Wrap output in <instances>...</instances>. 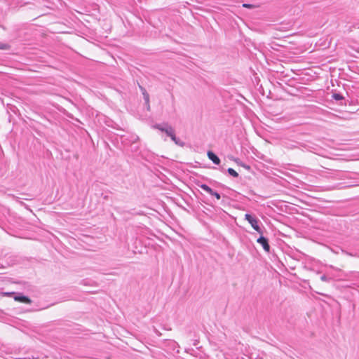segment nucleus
Returning a JSON list of instances; mask_svg holds the SVG:
<instances>
[{"mask_svg": "<svg viewBox=\"0 0 359 359\" xmlns=\"http://www.w3.org/2000/svg\"><path fill=\"white\" fill-rule=\"evenodd\" d=\"M332 98L337 101H340V100H342L344 99V97H343V95L340 93H333L332 95Z\"/></svg>", "mask_w": 359, "mask_h": 359, "instance_id": "6e6552de", "label": "nucleus"}, {"mask_svg": "<svg viewBox=\"0 0 359 359\" xmlns=\"http://www.w3.org/2000/svg\"><path fill=\"white\" fill-rule=\"evenodd\" d=\"M139 88H140V91L142 92V94L147 92L146 89L140 85H139Z\"/></svg>", "mask_w": 359, "mask_h": 359, "instance_id": "a211bd4d", "label": "nucleus"}, {"mask_svg": "<svg viewBox=\"0 0 359 359\" xmlns=\"http://www.w3.org/2000/svg\"><path fill=\"white\" fill-rule=\"evenodd\" d=\"M245 219H246L250 224L254 230H255L259 234L263 235V231L259 225V223L260 222L259 219L250 214L247 213L245 215Z\"/></svg>", "mask_w": 359, "mask_h": 359, "instance_id": "f257e3e1", "label": "nucleus"}, {"mask_svg": "<svg viewBox=\"0 0 359 359\" xmlns=\"http://www.w3.org/2000/svg\"><path fill=\"white\" fill-rule=\"evenodd\" d=\"M212 196H215L217 200L221 199V195L217 191H215Z\"/></svg>", "mask_w": 359, "mask_h": 359, "instance_id": "dca6fc26", "label": "nucleus"}, {"mask_svg": "<svg viewBox=\"0 0 359 359\" xmlns=\"http://www.w3.org/2000/svg\"><path fill=\"white\" fill-rule=\"evenodd\" d=\"M166 135L171 138V140L175 142V143L177 145L183 146L184 142H182L180 140L177 138L175 130L171 126V128H168V130L166 131Z\"/></svg>", "mask_w": 359, "mask_h": 359, "instance_id": "7ed1b4c3", "label": "nucleus"}, {"mask_svg": "<svg viewBox=\"0 0 359 359\" xmlns=\"http://www.w3.org/2000/svg\"><path fill=\"white\" fill-rule=\"evenodd\" d=\"M15 293L13 292H4L3 293V295L4 296H6V297H12V296H15Z\"/></svg>", "mask_w": 359, "mask_h": 359, "instance_id": "2eb2a0df", "label": "nucleus"}, {"mask_svg": "<svg viewBox=\"0 0 359 359\" xmlns=\"http://www.w3.org/2000/svg\"><path fill=\"white\" fill-rule=\"evenodd\" d=\"M285 147L290 149H293L296 147V146L294 144L286 145Z\"/></svg>", "mask_w": 359, "mask_h": 359, "instance_id": "6ab92c4d", "label": "nucleus"}, {"mask_svg": "<svg viewBox=\"0 0 359 359\" xmlns=\"http://www.w3.org/2000/svg\"><path fill=\"white\" fill-rule=\"evenodd\" d=\"M144 104H145V107L147 109V111H150V103H149V101H148V102H144Z\"/></svg>", "mask_w": 359, "mask_h": 359, "instance_id": "f3484780", "label": "nucleus"}, {"mask_svg": "<svg viewBox=\"0 0 359 359\" xmlns=\"http://www.w3.org/2000/svg\"><path fill=\"white\" fill-rule=\"evenodd\" d=\"M207 155L208 158L212 161L214 164L219 165L220 163L219 158L214 152L208 151Z\"/></svg>", "mask_w": 359, "mask_h": 359, "instance_id": "39448f33", "label": "nucleus"}, {"mask_svg": "<svg viewBox=\"0 0 359 359\" xmlns=\"http://www.w3.org/2000/svg\"><path fill=\"white\" fill-rule=\"evenodd\" d=\"M257 242L262 246L263 249L266 252H270V245L267 238L260 234V236L257 238Z\"/></svg>", "mask_w": 359, "mask_h": 359, "instance_id": "f03ea898", "label": "nucleus"}, {"mask_svg": "<svg viewBox=\"0 0 359 359\" xmlns=\"http://www.w3.org/2000/svg\"><path fill=\"white\" fill-rule=\"evenodd\" d=\"M13 299L17 302L27 304H29L32 302L31 299L27 296L23 295L22 294H15Z\"/></svg>", "mask_w": 359, "mask_h": 359, "instance_id": "20e7f679", "label": "nucleus"}, {"mask_svg": "<svg viewBox=\"0 0 359 359\" xmlns=\"http://www.w3.org/2000/svg\"><path fill=\"white\" fill-rule=\"evenodd\" d=\"M227 172L233 177H238V173L231 168L227 169Z\"/></svg>", "mask_w": 359, "mask_h": 359, "instance_id": "1a4fd4ad", "label": "nucleus"}, {"mask_svg": "<svg viewBox=\"0 0 359 359\" xmlns=\"http://www.w3.org/2000/svg\"><path fill=\"white\" fill-rule=\"evenodd\" d=\"M330 279H331V278H328L326 275H322V276H320V280H321L322 281L328 282V281H330Z\"/></svg>", "mask_w": 359, "mask_h": 359, "instance_id": "ddd939ff", "label": "nucleus"}, {"mask_svg": "<svg viewBox=\"0 0 359 359\" xmlns=\"http://www.w3.org/2000/svg\"><path fill=\"white\" fill-rule=\"evenodd\" d=\"M154 128L161 130V132H164L166 134V131L168 130V128H171L168 123H165L163 126L161 124H156L154 126Z\"/></svg>", "mask_w": 359, "mask_h": 359, "instance_id": "0eeeda50", "label": "nucleus"}, {"mask_svg": "<svg viewBox=\"0 0 359 359\" xmlns=\"http://www.w3.org/2000/svg\"><path fill=\"white\" fill-rule=\"evenodd\" d=\"M9 48V46L6 43H0V50H8Z\"/></svg>", "mask_w": 359, "mask_h": 359, "instance_id": "f8f14e48", "label": "nucleus"}, {"mask_svg": "<svg viewBox=\"0 0 359 359\" xmlns=\"http://www.w3.org/2000/svg\"><path fill=\"white\" fill-rule=\"evenodd\" d=\"M243 7L247 8H255V6L250 4H243Z\"/></svg>", "mask_w": 359, "mask_h": 359, "instance_id": "4468645a", "label": "nucleus"}, {"mask_svg": "<svg viewBox=\"0 0 359 359\" xmlns=\"http://www.w3.org/2000/svg\"><path fill=\"white\" fill-rule=\"evenodd\" d=\"M142 95H143V98H144V102H148V101H149V95L147 93V91L144 93L142 94Z\"/></svg>", "mask_w": 359, "mask_h": 359, "instance_id": "9b49d317", "label": "nucleus"}, {"mask_svg": "<svg viewBox=\"0 0 359 359\" xmlns=\"http://www.w3.org/2000/svg\"><path fill=\"white\" fill-rule=\"evenodd\" d=\"M198 186L211 196H212V194L215 191L205 184H198Z\"/></svg>", "mask_w": 359, "mask_h": 359, "instance_id": "423d86ee", "label": "nucleus"}, {"mask_svg": "<svg viewBox=\"0 0 359 359\" xmlns=\"http://www.w3.org/2000/svg\"><path fill=\"white\" fill-rule=\"evenodd\" d=\"M235 161L238 165L243 167L245 169L248 170H250V165L245 164L244 163L241 162L239 159H236Z\"/></svg>", "mask_w": 359, "mask_h": 359, "instance_id": "9d476101", "label": "nucleus"}]
</instances>
